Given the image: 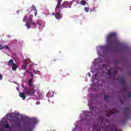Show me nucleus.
<instances>
[{
    "mask_svg": "<svg viewBox=\"0 0 131 131\" xmlns=\"http://www.w3.org/2000/svg\"><path fill=\"white\" fill-rule=\"evenodd\" d=\"M30 11H31L30 10L28 9V10H27V12H28V13H30Z\"/></svg>",
    "mask_w": 131,
    "mask_h": 131,
    "instance_id": "33",
    "label": "nucleus"
},
{
    "mask_svg": "<svg viewBox=\"0 0 131 131\" xmlns=\"http://www.w3.org/2000/svg\"><path fill=\"white\" fill-rule=\"evenodd\" d=\"M15 63H14V60L10 59L7 63L8 66H12L13 64H14Z\"/></svg>",
    "mask_w": 131,
    "mask_h": 131,
    "instance_id": "15",
    "label": "nucleus"
},
{
    "mask_svg": "<svg viewBox=\"0 0 131 131\" xmlns=\"http://www.w3.org/2000/svg\"><path fill=\"white\" fill-rule=\"evenodd\" d=\"M88 76H89V77H91V73H88Z\"/></svg>",
    "mask_w": 131,
    "mask_h": 131,
    "instance_id": "32",
    "label": "nucleus"
},
{
    "mask_svg": "<svg viewBox=\"0 0 131 131\" xmlns=\"http://www.w3.org/2000/svg\"><path fill=\"white\" fill-rule=\"evenodd\" d=\"M31 9L32 11H34V16H36V15H37V10H36V8L34 5H32L31 7Z\"/></svg>",
    "mask_w": 131,
    "mask_h": 131,
    "instance_id": "10",
    "label": "nucleus"
},
{
    "mask_svg": "<svg viewBox=\"0 0 131 131\" xmlns=\"http://www.w3.org/2000/svg\"><path fill=\"white\" fill-rule=\"evenodd\" d=\"M120 82L121 83V84L124 85V87L122 89V92H126V86H127V85H126L125 79L122 77L120 80Z\"/></svg>",
    "mask_w": 131,
    "mask_h": 131,
    "instance_id": "6",
    "label": "nucleus"
},
{
    "mask_svg": "<svg viewBox=\"0 0 131 131\" xmlns=\"http://www.w3.org/2000/svg\"><path fill=\"white\" fill-rule=\"evenodd\" d=\"M124 115L126 118H129L131 116V106L128 105L124 110Z\"/></svg>",
    "mask_w": 131,
    "mask_h": 131,
    "instance_id": "5",
    "label": "nucleus"
},
{
    "mask_svg": "<svg viewBox=\"0 0 131 131\" xmlns=\"http://www.w3.org/2000/svg\"><path fill=\"white\" fill-rule=\"evenodd\" d=\"M62 3V0H57V5L56 6V9H59L60 8V4Z\"/></svg>",
    "mask_w": 131,
    "mask_h": 131,
    "instance_id": "16",
    "label": "nucleus"
},
{
    "mask_svg": "<svg viewBox=\"0 0 131 131\" xmlns=\"http://www.w3.org/2000/svg\"><path fill=\"white\" fill-rule=\"evenodd\" d=\"M103 67L107 69V67H108V66L106 64H103Z\"/></svg>",
    "mask_w": 131,
    "mask_h": 131,
    "instance_id": "27",
    "label": "nucleus"
},
{
    "mask_svg": "<svg viewBox=\"0 0 131 131\" xmlns=\"http://www.w3.org/2000/svg\"><path fill=\"white\" fill-rule=\"evenodd\" d=\"M3 46L2 45L0 44V47H2Z\"/></svg>",
    "mask_w": 131,
    "mask_h": 131,
    "instance_id": "40",
    "label": "nucleus"
},
{
    "mask_svg": "<svg viewBox=\"0 0 131 131\" xmlns=\"http://www.w3.org/2000/svg\"><path fill=\"white\" fill-rule=\"evenodd\" d=\"M27 66H28V63L25 61L21 67V69L23 70L26 69V67H27Z\"/></svg>",
    "mask_w": 131,
    "mask_h": 131,
    "instance_id": "13",
    "label": "nucleus"
},
{
    "mask_svg": "<svg viewBox=\"0 0 131 131\" xmlns=\"http://www.w3.org/2000/svg\"><path fill=\"white\" fill-rule=\"evenodd\" d=\"M30 74H31V76H33V73H30Z\"/></svg>",
    "mask_w": 131,
    "mask_h": 131,
    "instance_id": "35",
    "label": "nucleus"
},
{
    "mask_svg": "<svg viewBox=\"0 0 131 131\" xmlns=\"http://www.w3.org/2000/svg\"><path fill=\"white\" fill-rule=\"evenodd\" d=\"M14 124H12V126H14Z\"/></svg>",
    "mask_w": 131,
    "mask_h": 131,
    "instance_id": "41",
    "label": "nucleus"
},
{
    "mask_svg": "<svg viewBox=\"0 0 131 131\" xmlns=\"http://www.w3.org/2000/svg\"><path fill=\"white\" fill-rule=\"evenodd\" d=\"M111 71H112V70L110 69L108 71V75H111Z\"/></svg>",
    "mask_w": 131,
    "mask_h": 131,
    "instance_id": "22",
    "label": "nucleus"
},
{
    "mask_svg": "<svg viewBox=\"0 0 131 131\" xmlns=\"http://www.w3.org/2000/svg\"><path fill=\"white\" fill-rule=\"evenodd\" d=\"M34 73H35V74H37V73H38V71L34 70Z\"/></svg>",
    "mask_w": 131,
    "mask_h": 131,
    "instance_id": "29",
    "label": "nucleus"
},
{
    "mask_svg": "<svg viewBox=\"0 0 131 131\" xmlns=\"http://www.w3.org/2000/svg\"><path fill=\"white\" fill-rule=\"evenodd\" d=\"M56 61H57V59H54L52 60V62H56Z\"/></svg>",
    "mask_w": 131,
    "mask_h": 131,
    "instance_id": "30",
    "label": "nucleus"
},
{
    "mask_svg": "<svg viewBox=\"0 0 131 131\" xmlns=\"http://www.w3.org/2000/svg\"><path fill=\"white\" fill-rule=\"evenodd\" d=\"M62 7L63 8H70L71 7V3L68 2H64L62 3Z\"/></svg>",
    "mask_w": 131,
    "mask_h": 131,
    "instance_id": "8",
    "label": "nucleus"
},
{
    "mask_svg": "<svg viewBox=\"0 0 131 131\" xmlns=\"http://www.w3.org/2000/svg\"><path fill=\"white\" fill-rule=\"evenodd\" d=\"M60 18H61V17H56V19H57V20H58V19H60Z\"/></svg>",
    "mask_w": 131,
    "mask_h": 131,
    "instance_id": "31",
    "label": "nucleus"
},
{
    "mask_svg": "<svg viewBox=\"0 0 131 131\" xmlns=\"http://www.w3.org/2000/svg\"><path fill=\"white\" fill-rule=\"evenodd\" d=\"M24 92L19 93V97L22 98L23 100H25V99H26V95H25V94H26V93H25V91Z\"/></svg>",
    "mask_w": 131,
    "mask_h": 131,
    "instance_id": "11",
    "label": "nucleus"
},
{
    "mask_svg": "<svg viewBox=\"0 0 131 131\" xmlns=\"http://www.w3.org/2000/svg\"><path fill=\"white\" fill-rule=\"evenodd\" d=\"M99 123H100V125H98L94 124L93 125L94 129H96L97 131H108V126L106 125V124H104L103 126H102L103 125V122L104 121V118L103 117H100L98 118Z\"/></svg>",
    "mask_w": 131,
    "mask_h": 131,
    "instance_id": "4",
    "label": "nucleus"
},
{
    "mask_svg": "<svg viewBox=\"0 0 131 131\" xmlns=\"http://www.w3.org/2000/svg\"><path fill=\"white\" fill-rule=\"evenodd\" d=\"M19 11H17V14H19Z\"/></svg>",
    "mask_w": 131,
    "mask_h": 131,
    "instance_id": "37",
    "label": "nucleus"
},
{
    "mask_svg": "<svg viewBox=\"0 0 131 131\" xmlns=\"http://www.w3.org/2000/svg\"><path fill=\"white\" fill-rule=\"evenodd\" d=\"M4 49H6V50H9L10 48H9V47L7 46H4Z\"/></svg>",
    "mask_w": 131,
    "mask_h": 131,
    "instance_id": "23",
    "label": "nucleus"
},
{
    "mask_svg": "<svg viewBox=\"0 0 131 131\" xmlns=\"http://www.w3.org/2000/svg\"><path fill=\"white\" fill-rule=\"evenodd\" d=\"M26 21V24L25 25V26L27 27V29H30V27H31V25L33 27V28H36L37 25H38L39 26H41V25L40 24V23L39 22V20H37L36 22L33 21L32 20V17H25L24 18L23 20Z\"/></svg>",
    "mask_w": 131,
    "mask_h": 131,
    "instance_id": "2",
    "label": "nucleus"
},
{
    "mask_svg": "<svg viewBox=\"0 0 131 131\" xmlns=\"http://www.w3.org/2000/svg\"><path fill=\"white\" fill-rule=\"evenodd\" d=\"M119 111L118 110H116V109H114L112 111H108V112L107 113V114H106V116L108 117L110 115H112V114H115L116 113H119Z\"/></svg>",
    "mask_w": 131,
    "mask_h": 131,
    "instance_id": "7",
    "label": "nucleus"
},
{
    "mask_svg": "<svg viewBox=\"0 0 131 131\" xmlns=\"http://www.w3.org/2000/svg\"><path fill=\"white\" fill-rule=\"evenodd\" d=\"M11 66H12V69L14 71H15V70H17V67H18V66H17V64H16V63H14V64H13Z\"/></svg>",
    "mask_w": 131,
    "mask_h": 131,
    "instance_id": "17",
    "label": "nucleus"
},
{
    "mask_svg": "<svg viewBox=\"0 0 131 131\" xmlns=\"http://www.w3.org/2000/svg\"><path fill=\"white\" fill-rule=\"evenodd\" d=\"M30 121L32 123L35 124V123H37L38 121H37V119L36 118H33L30 119Z\"/></svg>",
    "mask_w": 131,
    "mask_h": 131,
    "instance_id": "12",
    "label": "nucleus"
},
{
    "mask_svg": "<svg viewBox=\"0 0 131 131\" xmlns=\"http://www.w3.org/2000/svg\"><path fill=\"white\" fill-rule=\"evenodd\" d=\"M11 121H13V122H15L16 124V125H19L21 124V121H20V119H19V118H16L15 120L12 119L11 120Z\"/></svg>",
    "mask_w": 131,
    "mask_h": 131,
    "instance_id": "9",
    "label": "nucleus"
},
{
    "mask_svg": "<svg viewBox=\"0 0 131 131\" xmlns=\"http://www.w3.org/2000/svg\"><path fill=\"white\" fill-rule=\"evenodd\" d=\"M27 73H29V71L28 70L26 71Z\"/></svg>",
    "mask_w": 131,
    "mask_h": 131,
    "instance_id": "36",
    "label": "nucleus"
},
{
    "mask_svg": "<svg viewBox=\"0 0 131 131\" xmlns=\"http://www.w3.org/2000/svg\"><path fill=\"white\" fill-rule=\"evenodd\" d=\"M117 74V71L116 70H114V71L113 72V74L114 76H115V75H116Z\"/></svg>",
    "mask_w": 131,
    "mask_h": 131,
    "instance_id": "21",
    "label": "nucleus"
},
{
    "mask_svg": "<svg viewBox=\"0 0 131 131\" xmlns=\"http://www.w3.org/2000/svg\"><path fill=\"white\" fill-rule=\"evenodd\" d=\"M84 11H85V12H89V8L85 7L84 8Z\"/></svg>",
    "mask_w": 131,
    "mask_h": 131,
    "instance_id": "24",
    "label": "nucleus"
},
{
    "mask_svg": "<svg viewBox=\"0 0 131 131\" xmlns=\"http://www.w3.org/2000/svg\"><path fill=\"white\" fill-rule=\"evenodd\" d=\"M29 88H25V93L27 96H34L35 94V90H34L35 86L33 85V79H30L28 81Z\"/></svg>",
    "mask_w": 131,
    "mask_h": 131,
    "instance_id": "3",
    "label": "nucleus"
},
{
    "mask_svg": "<svg viewBox=\"0 0 131 131\" xmlns=\"http://www.w3.org/2000/svg\"><path fill=\"white\" fill-rule=\"evenodd\" d=\"M107 48H113L114 46H120V42L117 38L116 33H110L106 36Z\"/></svg>",
    "mask_w": 131,
    "mask_h": 131,
    "instance_id": "1",
    "label": "nucleus"
},
{
    "mask_svg": "<svg viewBox=\"0 0 131 131\" xmlns=\"http://www.w3.org/2000/svg\"><path fill=\"white\" fill-rule=\"evenodd\" d=\"M95 77H97V76H98V73H96L95 75Z\"/></svg>",
    "mask_w": 131,
    "mask_h": 131,
    "instance_id": "34",
    "label": "nucleus"
},
{
    "mask_svg": "<svg viewBox=\"0 0 131 131\" xmlns=\"http://www.w3.org/2000/svg\"><path fill=\"white\" fill-rule=\"evenodd\" d=\"M5 49L4 46H2L0 47V51H2V50H4Z\"/></svg>",
    "mask_w": 131,
    "mask_h": 131,
    "instance_id": "28",
    "label": "nucleus"
},
{
    "mask_svg": "<svg viewBox=\"0 0 131 131\" xmlns=\"http://www.w3.org/2000/svg\"><path fill=\"white\" fill-rule=\"evenodd\" d=\"M53 16H55V17H61L62 16V15H61V12H58L56 13H52Z\"/></svg>",
    "mask_w": 131,
    "mask_h": 131,
    "instance_id": "14",
    "label": "nucleus"
},
{
    "mask_svg": "<svg viewBox=\"0 0 131 131\" xmlns=\"http://www.w3.org/2000/svg\"><path fill=\"white\" fill-rule=\"evenodd\" d=\"M3 77H4L3 75H2V74H0V80H2V79H3Z\"/></svg>",
    "mask_w": 131,
    "mask_h": 131,
    "instance_id": "26",
    "label": "nucleus"
},
{
    "mask_svg": "<svg viewBox=\"0 0 131 131\" xmlns=\"http://www.w3.org/2000/svg\"><path fill=\"white\" fill-rule=\"evenodd\" d=\"M127 97L129 99H131V92H127Z\"/></svg>",
    "mask_w": 131,
    "mask_h": 131,
    "instance_id": "19",
    "label": "nucleus"
},
{
    "mask_svg": "<svg viewBox=\"0 0 131 131\" xmlns=\"http://www.w3.org/2000/svg\"><path fill=\"white\" fill-rule=\"evenodd\" d=\"M107 102H108V101H107Z\"/></svg>",
    "mask_w": 131,
    "mask_h": 131,
    "instance_id": "42",
    "label": "nucleus"
},
{
    "mask_svg": "<svg viewBox=\"0 0 131 131\" xmlns=\"http://www.w3.org/2000/svg\"><path fill=\"white\" fill-rule=\"evenodd\" d=\"M121 102L122 104H123V102H122V101L121 100Z\"/></svg>",
    "mask_w": 131,
    "mask_h": 131,
    "instance_id": "39",
    "label": "nucleus"
},
{
    "mask_svg": "<svg viewBox=\"0 0 131 131\" xmlns=\"http://www.w3.org/2000/svg\"><path fill=\"white\" fill-rule=\"evenodd\" d=\"M109 98V96L108 95H104V100H107Z\"/></svg>",
    "mask_w": 131,
    "mask_h": 131,
    "instance_id": "25",
    "label": "nucleus"
},
{
    "mask_svg": "<svg viewBox=\"0 0 131 131\" xmlns=\"http://www.w3.org/2000/svg\"><path fill=\"white\" fill-rule=\"evenodd\" d=\"M81 5H82V6H85V4H86V2L84 0H83L81 2Z\"/></svg>",
    "mask_w": 131,
    "mask_h": 131,
    "instance_id": "20",
    "label": "nucleus"
},
{
    "mask_svg": "<svg viewBox=\"0 0 131 131\" xmlns=\"http://www.w3.org/2000/svg\"><path fill=\"white\" fill-rule=\"evenodd\" d=\"M13 117L12 116V115L10 116V118H12Z\"/></svg>",
    "mask_w": 131,
    "mask_h": 131,
    "instance_id": "38",
    "label": "nucleus"
},
{
    "mask_svg": "<svg viewBox=\"0 0 131 131\" xmlns=\"http://www.w3.org/2000/svg\"><path fill=\"white\" fill-rule=\"evenodd\" d=\"M5 128H7V129H11L12 127L10 126V124L9 123H6L5 124Z\"/></svg>",
    "mask_w": 131,
    "mask_h": 131,
    "instance_id": "18",
    "label": "nucleus"
}]
</instances>
